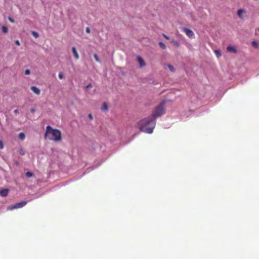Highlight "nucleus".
<instances>
[{
    "label": "nucleus",
    "mask_w": 259,
    "mask_h": 259,
    "mask_svg": "<svg viewBox=\"0 0 259 259\" xmlns=\"http://www.w3.org/2000/svg\"><path fill=\"white\" fill-rule=\"evenodd\" d=\"M161 114H153L148 118H145L137 122V127L139 130L144 133L151 134L156 125V118Z\"/></svg>",
    "instance_id": "1"
},
{
    "label": "nucleus",
    "mask_w": 259,
    "mask_h": 259,
    "mask_svg": "<svg viewBox=\"0 0 259 259\" xmlns=\"http://www.w3.org/2000/svg\"><path fill=\"white\" fill-rule=\"evenodd\" d=\"M45 137L51 141L58 142L61 140V133L59 130L54 129L51 126L48 125L46 127Z\"/></svg>",
    "instance_id": "2"
},
{
    "label": "nucleus",
    "mask_w": 259,
    "mask_h": 259,
    "mask_svg": "<svg viewBox=\"0 0 259 259\" xmlns=\"http://www.w3.org/2000/svg\"><path fill=\"white\" fill-rule=\"evenodd\" d=\"M27 204V201H22L15 204L9 206L7 209L8 210H12L14 209L20 208L24 206Z\"/></svg>",
    "instance_id": "3"
},
{
    "label": "nucleus",
    "mask_w": 259,
    "mask_h": 259,
    "mask_svg": "<svg viewBox=\"0 0 259 259\" xmlns=\"http://www.w3.org/2000/svg\"><path fill=\"white\" fill-rule=\"evenodd\" d=\"M183 31L189 38H192L194 36V33L193 32L188 28L184 27L183 28Z\"/></svg>",
    "instance_id": "4"
},
{
    "label": "nucleus",
    "mask_w": 259,
    "mask_h": 259,
    "mask_svg": "<svg viewBox=\"0 0 259 259\" xmlns=\"http://www.w3.org/2000/svg\"><path fill=\"white\" fill-rule=\"evenodd\" d=\"M164 103L160 104L156 108L155 112L154 113H162L163 112Z\"/></svg>",
    "instance_id": "5"
},
{
    "label": "nucleus",
    "mask_w": 259,
    "mask_h": 259,
    "mask_svg": "<svg viewBox=\"0 0 259 259\" xmlns=\"http://www.w3.org/2000/svg\"><path fill=\"white\" fill-rule=\"evenodd\" d=\"M137 61L139 63L140 68H143L146 66V63L141 57L138 56L137 57Z\"/></svg>",
    "instance_id": "6"
},
{
    "label": "nucleus",
    "mask_w": 259,
    "mask_h": 259,
    "mask_svg": "<svg viewBox=\"0 0 259 259\" xmlns=\"http://www.w3.org/2000/svg\"><path fill=\"white\" fill-rule=\"evenodd\" d=\"M245 13L243 9H239L237 12V14L239 18L243 19L244 18V14Z\"/></svg>",
    "instance_id": "7"
},
{
    "label": "nucleus",
    "mask_w": 259,
    "mask_h": 259,
    "mask_svg": "<svg viewBox=\"0 0 259 259\" xmlns=\"http://www.w3.org/2000/svg\"><path fill=\"white\" fill-rule=\"evenodd\" d=\"M31 90L36 95H39L40 94V91L38 88L35 86H32L30 88Z\"/></svg>",
    "instance_id": "8"
},
{
    "label": "nucleus",
    "mask_w": 259,
    "mask_h": 259,
    "mask_svg": "<svg viewBox=\"0 0 259 259\" xmlns=\"http://www.w3.org/2000/svg\"><path fill=\"white\" fill-rule=\"evenodd\" d=\"M8 189H4L0 191V195L2 197H6L8 195L9 193Z\"/></svg>",
    "instance_id": "9"
},
{
    "label": "nucleus",
    "mask_w": 259,
    "mask_h": 259,
    "mask_svg": "<svg viewBox=\"0 0 259 259\" xmlns=\"http://www.w3.org/2000/svg\"><path fill=\"white\" fill-rule=\"evenodd\" d=\"M103 112H107L108 110V106L107 103L104 102L101 107Z\"/></svg>",
    "instance_id": "10"
},
{
    "label": "nucleus",
    "mask_w": 259,
    "mask_h": 259,
    "mask_svg": "<svg viewBox=\"0 0 259 259\" xmlns=\"http://www.w3.org/2000/svg\"><path fill=\"white\" fill-rule=\"evenodd\" d=\"M72 53L73 54V55H74V57H75V58L76 59H78L79 55H78V54L77 52V50H76L75 47H72Z\"/></svg>",
    "instance_id": "11"
},
{
    "label": "nucleus",
    "mask_w": 259,
    "mask_h": 259,
    "mask_svg": "<svg viewBox=\"0 0 259 259\" xmlns=\"http://www.w3.org/2000/svg\"><path fill=\"white\" fill-rule=\"evenodd\" d=\"M227 50L228 52H233V53H237V50L236 49L233 47H231V46H228L227 48Z\"/></svg>",
    "instance_id": "12"
},
{
    "label": "nucleus",
    "mask_w": 259,
    "mask_h": 259,
    "mask_svg": "<svg viewBox=\"0 0 259 259\" xmlns=\"http://www.w3.org/2000/svg\"><path fill=\"white\" fill-rule=\"evenodd\" d=\"M18 137L20 140H23L25 139V136L23 133H20L18 135Z\"/></svg>",
    "instance_id": "13"
},
{
    "label": "nucleus",
    "mask_w": 259,
    "mask_h": 259,
    "mask_svg": "<svg viewBox=\"0 0 259 259\" xmlns=\"http://www.w3.org/2000/svg\"><path fill=\"white\" fill-rule=\"evenodd\" d=\"M2 30L3 33H7L8 32V28L5 26H2Z\"/></svg>",
    "instance_id": "14"
},
{
    "label": "nucleus",
    "mask_w": 259,
    "mask_h": 259,
    "mask_svg": "<svg viewBox=\"0 0 259 259\" xmlns=\"http://www.w3.org/2000/svg\"><path fill=\"white\" fill-rule=\"evenodd\" d=\"M214 52L218 58L220 57L222 55L221 53L219 50H215Z\"/></svg>",
    "instance_id": "15"
},
{
    "label": "nucleus",
    "mask_w": 259,
    "mask_h": 259,
    "mask_svg": "<svg viewBox=\"0 0 259 259\" xmlns=\"http://www.w3.org/2000/svg\"><path fill=\"white\" fill-rule=\"evenodd\" d=\"M31 34L36 38H37L39 37L38 33L37 32H36V31H31Z\"/></svg>",
    "instance_id": "16"
},
{
    "label": "nucleus",
    "mask_w": 259,
    "mask_h": 259,
    "mask_svg": "<svg viewBox=\"0 0 259 259\" xmlns=\"http://www.w3.org/2000/svg\"><path fill=\"white\" fill-rule=\"evenodd\" d=\"M34 176V174L32 172H30V171H27L26 173V176L27 177V178H30V177H32Z\"/></svg>",
    "instance_id": "17"
},
{
    "label": "nucleus",
    "mask_w": 259,
    "mask_h": 259,
    "mask_svg": "<svg viewBox=\"0 0 259 259\" xmlns=\"http://www.w3.org/2000/svg\"><path fill=\"white\" fill-rule=\"evenodd\" d=\"M158 44H159V47L161 49H166V46L162 42H159Z\"/></svg>",
    "instance_id": "18"
},
{
    "label": "nucleus",
    "mask_w": 259,
    "mask_h": 259,
    "mask_svg": "<svg viewBox=\"0 0 259 259\" xmlns=\"http://www.w3.org/2000/svg\"><path fill=\"white\" fill-rule=\"evenodd\" d=\"M168 67L171 72L175 71V68L171 65H168Z\"/></svg>",
    "instance_id": "19"
},
{
    "label": "nucleus",
    "mask_w": 259,
    "mask_h": 259,
    "mask_svg": "<svg viewBox=\"0 0 259 259\" xmlns=\"http://www.w3.org/2000/svg\"><path fill=\"white\" fill-rule=\"evenodd\" d=\"M94 56V58L97 62H100V60L97 54H95Z\"/></svg>",
    "instance_id": "20"
},
{
    "label": "nucleus",
    "mask_w": 259,
    "mask_h": 259,
    "mask_svg": "<svg viewBox=\"0 0 259 259\" xmlns=\"http://www.w3.org/2000/svg\"><path fill=\"white\" fill-rule=\"evenodd\" d=\"M19 153L21 155H24L25 154V152L23 151V150L21 148L19 150Z\"/></svg>",
    "instance_id": "21"
},
{
    "label": "nucleus",
    "mask_w": 259,
    "mask_h": 259,
    "mask_svg": "<svg viewBox=\"0 0 259 259\" xmlns=\"http://www.w3.org/2000/svg\"><path fill=\"white\" fill-rule=\"evenodd\" d=\"M58 77L60 79H62L64 78V76L62 74V73H59V74H58Z\"/></svg>",
    "instance_id": "22"
},
{
    "label": "nucleus",
    "mask_w": 259,
    "mask_h": 259,
    "mask_svg": "<svg viewBox=\"0 0 259 259\" xmlns=\"http://www.w3.org/2000/svg\"><path fill=\"white\" fill-rule=\"evenodd\" d=\"M4 148V144L2 141L0 140V149Z\"/></svg>",
    "instance_id": "23"
},
{
    "label": "nucleus",
    "mask_w": 259,
    "mask_h": 259,
    "mask_svg": "<svg viewBox=\"0 0 259 259\" xmlns=\"http://www.w3.org/2000/svg\"><path fill=\"white\" fill-rule=\"evenodd\" d=\"M30 73V71L29 69H26L25 70V74L26 75H29Z\"/></svg>",
    "instance_id": "24"
},
{
    "label": "nucleus",
    "mask_w": 259,
    "mask_h": 259,
    "mask_svg": "<svg viewBox=\"0 0 259 259\" xmlns=\"http://www.w3.org/2000/svg\"><path fill=\"white\" fill-rule=\"evenodd\" d=\"M8 20L11 22V23H14V20L11 17H8Z\"/></svg>",
    "instance_id": "25"
},
{
    "label": "nucleus",
    "mask_w": 259,
    "mask_h": 259,
    "mask_svg": "<svg viewBox=\"0 0 259 259\" xmlns=\"http://www.w3.org/2000/svg\"><path fill=\"white\" fill-rule=\"evenodd\" d=\"M174 44L178 47L180 46V43L178 41H176L174 42Z\"/></svg>",
    "instance_id": "26"
},
{
    "label": "nucleus",
    "mask_w": 259,
    "mask_h": 259,
    "mask_svg": "<svg viewBox=\"0 0 259 259\" xmlns=\"http://www.w3.org/2000/svg\"><path fill=\"white\" fill-rule=\"evenodd\" d=\"M92 84H91V83H89V84H88V85L85 87L86 89L91 88H92Z\"/></svg>",
    "instance_id": "27"
},
{
    "label": "nucleus",
    "mask_w": 259,
    "mask_h": 259,
    "mask_svg": "<svg viewBox=\"0 0 259 259\" xmlns=\"http://www.w3.org/2000/svg\"><path fill=\"white\" fill-rule=\"evenodd\" d=\"M15 43L16 45L19 46L20 45V42L19 40H17L15 41Z\"/></svg>",
    "instance_id": "28"
},
{
    "label": "nucleus",
    "mask_w": 259,
    "mask_h": 259,
    "mask_svg": "<svg viewBox=\"0 0 259 259\" xmlns=\"http://www.w3.org/2000/svg\"><path fill=\"white\" fill-rule=\"evenodd\" d=\"M163 36L167 39H169V37L168 36H167V35H166L165 34H162Z\"/></svg>",
    "instance_id": "29"
},
{
    "label": "nucleus",
    "mask_w": 259,
    "mask_h": 259,
    "mask_svg": "<svg viewBox=\"0 0 259 259\" xmlns=\"http://www.w3.org/2000/svg\"><path fill=\"white\" fill-rule=\"evenodd\" d=\"M89 117L91 120L93 119V115L92 114H89Z\"/></svg>",
    "instance_id": "30"
},
{
    "label": "nucleus",
    "mask_w": 259,
    "mask_h": 259,
    "mask_svg": "<svg viewBox=\"0 0 259 259\" xmlns=\"http://www.w3.org/2000/svg\"><path fill=\"white\" fill-rule=\"evenodd\" d=\"M86 32L88 33H89L90 32V29L89 27H87L86 28Z\"/></svg>",
    "instance_id": "31"
},
{
    "label": "nucleus",
    "mask_w": 259,
    "mask_h": 259,
    "mask_svg": "<svg viewBox=\"0 0 259 259\" xmlns=\"http://www.w3.org/2000/svg\"><path fill=\"white\" fill-rule=\"evenodd\" d=\"M252 45L253 46H257V42L256 41H252Z\"/></svg>",
    "instance_id": "32"
},
{
    "label": "nucleus",
    "mask_w": 259,
    "mask_h": 259,
    "mask_svg": "<svg viewBox=\"0 0 259 259\" xmlns=\"http://www.w3.org/2000/svg\"><path fill=\"white\" fill-rule=\"evenodd\" d=\"M17 110H15L14 111L15 113H17Z\"/></svg>",
    "instance_id": "33"
},
{
    "label": "nucleus",
    "mask_w": 259,
    "mask_h": 259,
    "mask_svg": "<svg viewBox=\"0 0 259 259\" xmlns=\"http://www.w3.org/2000/svg\"><path fill=\"white\" fill-rule=\"evenodd\" d=\"M31 111L33 112L34 111V109H31Z\"/></svg>",
    "instance_id": "34"
}]
</instances>
